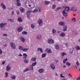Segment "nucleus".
Listing matches in <instances>:
<instances>
[{
  "mask_svg": "<svg viewBox=\"0 0 80 80\" xmlns=\"http://www.w3.org/2000/svg\"><path fill=\"white\" fill-rule=\"evenodd\" d=\"M43 69H40L38 70V72L41 73H43Z\"/></svg>",
  "mask_w": 80,
  "mask_h": 80,
  "instance_id": "obj_17",
  "label": "nucleus"
},
{
  "mask_svg": "<svg viewBox=\"0 0 80 80\" xmlns=\"http://www.w3.org/2000/svg\"><path fill=\"white\" fill-rule=\"evenodd\" d=\"M50 67L52 70H54V69L55 68V66H54V65H53L52 63H51V64Z\"/></svg>",
  "mask_w": 80,
  "mask_h": 80,
  "instance_id": "obj_12",
  "label": "nucleus"
},
{
  "mask_svg": "<svg viewBox=\"0 0 80 80\" xmlns=\"http://www.w3.org/2000/svg\"><path fill=\"white\" fill-rule=\"evenodd\" d=\"M23 58H25V59H26L27 57V55L26 53H24L23 54Z\"/></svg>",
  "mask_w": 80,
  "mask_h": 80,
  "instance_id": "obj_18",
  "label": "nucleus"
},
{
  "mask_svg": "<svg viewBox=\"0 0 80 80\" xmlns=\"http://www.w3.org/2000/svg\"><path fill=\"white\" fill-rule=\"evenodd\" d=\"M60 36L62 37H65V33L64 32H62L61 33V34H60Z\"/></svg>",
  "mask_w": 80,
  "mask_h": 80,
  "instance_id": "obj_14",
  "label": "nucleus"
},
{
  "mask_svg": "<svg viewBox=\"0 0 80 80\" xmlns=\"http://www.w3.org/2000/svg\"><path fill=\"white\" fill-rule=\"evenodd\" d=\"M21 40L23 42H25V38H21Z\"/></svg>",
  "mask_w": 80,
  "mask_h": 80,
  "instance_id": "obj_22",
  "label": "nucleus"
},
{
  "mask_svg": "<svg viewBox=\"0 0 80 80\" xmlns=\"http://www.w3.org/2000/svg\"><path fill=\"white\" fill-rule=\"evenodd\" d=\"M73 68H75V69H77V67L76 66H73Z\"/></svg>",
  "mask_w": 80,
  "mask_h": 80,
  "instance_id": "obj_54",
  "label": "nucleus"
},
{
  "mask_svg": "<svg viewBox=\"0 0 80 80\" xmlns=\"http://www.w3.org/2000/svg\"><path fill=\"white\" fill-rule=\"evenodd\" d=\"M61 54L62 56H64V55H67V54L65 52H62V53Z\"/></svg>",
  "mask_w": 80,
  "mask_h": 80,
  "instance_id": "obj_39",
  "label": "nucleus"
},
{
  "mask_svg": "<svg viewBox=\"0 0 80 80\" xmlns=\"http://www.w3.org/2000/svg\"><path fill=\"white\" fill-rule=\"evenodd\" d=\"M8 20L9 21L11 22H12V23H14V20L12 19H8Z\"/></svg>",
  "mask_w": 80,
  "mask_h": 80,
  "instance_id": "obj_19",
  "label": "nucleus"
},
{
  "mask_svg": "<svg viewBox=\"0 0 80 80\" xmlns=\"http://www.w3.org/2000/svg\"><path fill=\"white\" fill-rule=\"evenodd\" d=\"M16 1L17 2H20V0H17Z\"/></svg>",
  "mask_w": 80,
  "mask_h": 80,
  "instance_id": "obj_64",
  "label": "nucleus"
},
{
  "mask_svg": "<svg viewBox=\"0 0 80 80\" xmlns=\"http://www.w3.org/2000/svg\"><path fill=\"white\" fill-rule=\"evenodd\" d=\"M76 49H77V50H80V48L78 46H76Z\"/></svg>",
  "mask_w": 80,
  "mask_h": 80,
  "instance_id": "obj_43",
  "label": "nucleus"
},
{
  "mask_svg": "<svg viewBox=\"0 0 80 80\" xmlns=\"http://www.w3.org/2000/svg\"><path fill=\"white\" fill-rule=\"evenodd\" d=\"M11 14L12 15L14 14V12H13V11L12 12H11Z\"/></svg>",
  "mask_w": 80,
  "mask_h": 80,
  "instance_id": "obj_58",
  "label": "nucleus"
},
{
  "mask_svg": "<svg viewBox=\"0 0 80 80\" xmlns=\"http://www.w3.org/2000/svg\"><path fill=\"white\" fill-rule=\"evenodd\" d=\"M71 10H72V11H73L74 12H75L77 10V8L75 7H73L71 9Z\"/></svg>",
  "mask_w": 80,
  "mask_h": 80,
  "instance_id": "obj_15",
  "label": "nucleus"
},
{
  "mask_svg": "<svg viewBox=\"0 0 80 80\" xmlns=\"http://www.w3.org/2000/svg\"><path fill=\"white\" fill-rule=\"evenodd\" d=\"M20 10L21 12H23L25 11V9L22 8H20Z\"/></svg>",
  "mask_w": 80,
  "mask_h": 80,
  "instance_id": "obj_23",
  "label": "nucleus"
},
{
  "mask_svg": "<svg viewBox=\"0 0 80 80\" xmlns=\"http://www.w3.org/2000/svg\"><path fill=\"white\" fill-rule=\"evenodd\" d=\"M17 13L18 15H19L20 14V12H19V11H18L17 12Z\"/></svg>",
  "mask_w": 80,
  "mask_h": 80,
  "instance_id": "obj_61",
  "label": "nucleus"
},
{
  "mask_svg": "<svg viewBox=\"0 0 80 80\" xmlns=\"http://www.w3.org/2000/svg\"><path fill=\"white\" fill-rule=\"evenodd\" d=\"M31 28H35V26L33 24H32L31 25Z\"/></svg>",
  "mask_w": 80,
  "mask_h": 80,
  "instance_id": "obj_46",
  "label": "nucleus"
},
{
  "mask_svg": "<svg viewBox=\"0 0 80 80\" xmlns=\"http://www.w3.org/2000/svg\"><path fill=\"white\" fill-rule=\"evenodd\" d=\"M3 36H4V37H7V35L6 34H3Z\"/></svg>",
  "mask_w": 80,
  "mask_h": 80,
  "instance_id": "obj_53",
  "label": "nucleus"
},
{
  "mask_svg": "<svg viewBox=\"0 0 80 80\" xmlns=\"http://www.w3.org/2000/svg\"><path fill=\"white\" fill-rule=\"evenodd\" d=\"M37 60V58L35 57L32 58L31 59V60Z\"/></svg>",
  "mask_w": 80,
  "mask_h": 80,
  "instance_id": "obj_40",
  "label": "nucleus"
},
{
  "mask_svg": "<svg viewBox=\"0 0 80 80\" xmlns=\"http://www.w3.org/2000/svg\"><path fill=\"white\" fill-rule=\"evenodd\" d=\"M66 46L67 47H68V45L67 43L66 44Z\"/></svg>",
  "mask_w": 80,
  "mask_h": 80,
  "instance_id": "obj_59",
  "label": "nucleus"
},
{
  "mask_svg": "<svg viewBox=\"0 0 80 80\" xmlns=\"http://www.w3.org/2000/svg\"><path fill=\"white\" fill-rule=\"evenodd\" d=\"M63 31L64 32H66L67 30V27L64 26L63 27Z\"/></svg>",
  "mask_w": 80,
  "mask_h": 80,
  "instance_id": "obj_11",
  "label": "nucleus"
},
{
  "mask_svg": "<svg viewBox=\"0 0 80 80\" xmlns=\"http://www.w3.org/2000/svg\"><path fill=\"white\" fill-rule=\"evenodd\" d=\"M18 48L19 50H22L23 49V48L22 46H19L18 47Z\"/></svg>",
  "mask_w": 80,
  "mask_h": 80,
  "instance_id": "obj_32",
  "label": "nucleus"
},
{
  "mask_svg": "<svg viewBox=\"0 0 80 80\" xmlns=\"http://www.w3.org/2000/svg\"><path fill=\"white\" fill-rule=\"evenodd\" d=\"M40 49V52H41V53H43V49L42 48H41V49Z\"/></svg>",
  "mask_w": 80,
  "mask_h": 80,
  "instance_id": "obj_50",
  "label": "nucleus"
},
{
  "mask_svg": "<svg viewBox=\"0 0 80 80\" xmlns=\"http://www.w3.org/2000/svg\"><path fill=\"white\" fill-rule=\"evenodd\" d=\"M5 77H6V78H7V77H8V72H5Z\"/></svg>",
  "mask_w": 80,
  "mask_h": 80,
  "instance_id": "obj_33",
  "label": "nucleus"
},
{
  "mask_svg": "<svg viewBox=\"0 0 80 80\" xmlns=\"http://www.w3.org/2000/svg\"><path fill=\"white\" fill-rule=\"evenodd\" d=\"M38 23L40 26H42L43 25V22L41 19H39L38 20Z\"/></svg>",
  "mask_w": 80,
  "mask_h": 80,
  "instance_id": "obj_3",
  "label": "nucleus"
},
{
  "mask_svg": "<svg viewBox=\"0 0 80 80\" xmlns=\"http://www.w3.org/2000/svg\"><path fill=\"white\" fill-rule=\"evenodd\" d=\"M7 25V23H2L0 24V27L2 29V30H4L5 29V26H6Z\"/></svg>",
  "mask_w": 80,
  "mask_h": 80,
  "instance_id": "obj_1",
  "label": "nucleus"
},
{
  "mask_svg": "<svg viewBox=\"0 0 80 80\" xmlns=\"http://www.w3.org/2000/svg\"><path fill=\"white\" fill-rule=\"evenodd\" d=\"M32 12V11L31 10H28L26 12L27 16V17L28 18H30V13Z\"/></svg>",
  "mask_w": 80,
  "mask_h": 80,
  "instance_id": "obj_2",
  "label": "nucleus"
},
{
  "mask_svg": "<svg viewBox=\"0 0 80 80\" xmlns=\"http://www.w3.org/2000/svg\"><path fill=\"white\" fill-rule=\"evenodd\" d=\"M16 5H17V6H18V7H19V6L21 5V3H20L19 2H18L17 3Z\"/></svg>",
  "mask_w": 80,
  "mask_h": 80,
  "instance_id": "obj_41",
  "label": "nucleus"
},
{
  "mask_svg": "<svg viewBox=\"0 0 80 80\" xmlns=\"http://www.w3.org/2000/svg\"><path fill=\"white\" fill-rule=\"evenodd\" d=\"M36 38L38 40H41V38H42V37L41 36V35H38L37 37Z\"/></svg>",
  "mask_w": 80,
  "mask_h": 80,
  "instance_id": "obj_8",
  "label": "nucleus"
},
{
  "mask_svg": "<svg viewBox=\"0 0 80 80\" xmlns=\"http://www.w3.org/2000/svg\"><path fill=\"white\" fill-rule=\"evenodd\" d=\"M30 70V69H28V68H26L24 70V72H26L28 71H29Z\"/></svg>",
  "mask_w": 80,
  "mask_h": 80,
  "instance_id": "obj_27",
  "label": "nucleus"
},
{
  "mask_svg": "<svg viewBox=\"0 0 80 80\" xmlns=\"http://www.w3.org/2000/svg\"><path fill=\"white\" fill-rule=\"evenodd\" d=\"M52 33L53 34H54L56 32V30L54 29H52Z\"/></svg>",
  "mask_w": 80,
  "mask_h": 80,
  "instance_id": "obj_36",
  "label": "nucleus"
},
{
  "mask_svg": "<svg viewBox=\"0 0 80 80\" xmlns=\"http://www.w3.org/2000/svg\"><path fill=\"white\" fill-rule=\"evenodd\" d=\"M67 78H65V79H62V80H67Z\"/></svg>",
  "mask_w": 80,
  "mask_h": 80,
  "instance_id": "obj_60",
  "label": "nucleus"
},
{
  "mask_svg": "<svg viewBox=\"0 0 80 80\" xmlns=\"http://www.w3.org/2000/svg\"><path fill=\"white\" fill-rule=\"evenodd\" d=\"M55 47L56 48V49H57V50L59 48V46L57 44H56L55 45Z\"/></svg>",
  "mask_w": 80,
  "mask_h": 80,
  "instance_id": "obj_35",
  "label": "nucleus"
},
{
  "mask_svg": "<svg viewBox=\"0 0 80 80\" xmlns=\"http://www.w3.org/2000/svg\"><path fill=\"white\" fill-rule=\"evenodd\" d=\"M46 53H44L42 54V58H44V57H46Z\"/></svg>",
  "mask_w": 80,
  "mask_h": 80,
  "instance_id": "obj_24",
  "label": "nucleus"
},
{
  "mask_svg": "<svg viewBox=\"0 0 80 80\" xmlns=\"http://www.w3.org/2000/svg\"><path fill=\"white\" fill-rule=\"evenodd\" d=\"M22 34H23V35H27V34H28V32L25 31H23L22 32Z\"/></svg>",
  "mask_w": 80,
  "mask_h": 80,
  "instance_id": "obj_28",
  "label": "nucleus"
},
{
  "mask_svg": "<svg viewBox=\"0 0 80 80\" xmlns=\"http://www.w3.org/2000/svg\"><path fill=\"white\" fill-rule=\"evenodd\" d=\"M74 48H72L70 49L69 52L71 53H73V51Z\"/></svg>",
  "mask_w": 80,
  "mask_h": 80,
  "instance_id": "obj_20",
  "label": "nucleus"
},
{
  "mask_svg": "<svg viewBox=\"0 0 80 80\" xmlns=\"http://www.w3.org/2000/svg\"><path fill=\"white\" fill-rule=\"evenodd\" d=\"M48 42L49 43H50L51 44V43H54V41L53 40V39H49L48 41Z\"/></svg>",
  "mask_w": 80,
  "mask_h": 80,
  "instance_id": "obj_5",
  "label": "nucleus"
},
{
  "mask_svg": "<svg viewBox=\"0 0 80 80\" xmlns=\"http://www.w3.org/2000/svg\"><path fill=\"white\" fill-rule=\"evenodd\" d=\"M4 46H5V47H7V45L5 44H4Z\"/></svg>",
  "mask_w": 80,
  "mask_h": 80,
  "instance_id": "obj_62",
  "label": "nucleus"
},
{
  "mask_svg": "<svg viewBox=\"0 0 80 80\" xmlns=\"http://www.w3.org/2000/svg\"><path fill=\"white\" fill-rule=\"evenodd\" d=\"M30 68L31 70H33V66L32 65H30Z\"/></svg>",
  "mask_w": 80,
  "mask_h": 80,
  "instance_id": "obj_38",
  "label": "nucleus"
},
{
  "mask_svg": "<svg viewBox=\"0 0 80 80\" xmlns=\"http://www.w3.org/2000/svg\"><path fill=\"white\" fill-rule=\"evenodd\" d=\"M38 9L39 12L41 11V7L40 6L38 7Z\"/></svg>",
  "mask_w": 80,
  "mask_h": 80,
  "instance_id": "obj_48",
  "label": "nucleus"
},
{
  "mask_svg": "<svg viewBox=\"0 0 80 80\" xmlns=\"http://www.w3.org/2000/svg\"><path fill=\"white\" fill-rule=\"evenodd\" d=\"M66 65L67 66H69L71 65V63H70L69 62H67L66 63Z\"/></svg>",
  "mask_w": 80,
  "mask_h": 80,
  "instance_id": "obj_30",
  "label": "nucleus"
},
{
  "mask_svg": "<svg viewBox=\"0 0 80 80\" xmlns=\"http://www.w3.org/2000/svg\"><path fill=\"white\" fill-rule=\"evenodd\" d=\"M63 60H68V59L67 58H66L65 59H64Z\"/></svg>",
  "mask_w": 80,
  "mask_h": 80,
  "instance_id": "obj_63",
  "label": "nucleus"
},
{
  "mask_svg": "<svg viewBox=\"0 0 80 80\" xmlns=\"http://www.w3.org/2000/svg\"><path fill=\"white\" fill-rule=\"evenodd\" d=\"M5 62H6L5 61H4L2 62V65H4V64H5Z\"/></svg>",
  "mask_w": 80,
  "mask_h": 80,
  "instance_id": "obj_56",
  "label": "nucleus"
},
{
  "mask_svg": "<svg viewBox=\"0 0 80 80\" xmlns=\"http://www.w3.org/2000/svg\"><path fill=\"white\" fill-rule=\"evenodd\" d=\"M65 10L67 12H68L70 10V9L69 8V7H66L65 8Z\"/></svg>",
  "mask_w": 80,
  "mask_h": 80,
  "instance_id": "obj_21",
  "label": "nucleus"
},
{
  "mask_svg": "<svg viewBox=\"0 0 80 80\" xmlns=\"http://www.w3.org/2000/svg\"><path fill=\"white\" fill-rule=\"evenodd\" d=\"M2 51L1 49H0V54H2Z\"/></svg>",
  "mask_w": 80,
  "mask_h": 80,
  "instance_id": "obj_55",
  "label": "nucleus"
},
{
  "mask_svg": "<svg viewBox=\"0 0 80 80\" xmlns=\"http://www.w3.org/2000/svg\"><path fill=\"white\" fill-rule=\"evenodd\" d=\"M72 21H73V22H75L76 21V19L75 18H74L72 19Z\"/></svg>",
  "mask_w": 80,
  "mask_h": 80,
  "instance_id": "obj_44",
  "label": "nucleus"
},
{
  "mask_svg": "<svg viewBox=\"0 0 80 80\" xmlns=\"http://www.w3.org/2000/svg\"><path fill=\"white\" fill-rule=\"evenodd\" d=\"M28 50V48H23V50H22V51L23 52H27V51Z\"/></svg>",
  "mask_w": 80,
  "mask_h": 80,
  "instance_id": "obj_25",
  "label": "nucleus"
},
{
  "mask_svg": "<svg viewBox=\"0 0 80 80\" xmlns=\"http://www.w3.org/2000/svg\"><path fill=\"white\" fill-rule=\"evenodd\" d=\"M11 69V68L10 67L9 65H8L6 67V70L7 72H8V71H10Z\"/></svg>",
  "mask_w": 80,
  "mask_h": 80,
  "instance_id": "obj_10",
  "label": "nucleus"
},
{
  "mask_svg": "<svg viewBox=\"0 0 80 80\" xmlns=\"http://www.w3.org/2000/svg\"><path fill=\"white\" fill-rule=\"evenodd\" d=\"M46 51L48 53H52V50L50 48H47L46 49Z\"/></svg>",
  "mask_w": 80,
  "mask_h": 80,
  "instance_id": "obj_7",
  "label": "nucleus"
},
{
  "mask_svg": "<svg viewBox=\"0 0 80 80\" xmlns=\"http://www.w3.org/2000/svg\"><path fill=\"white\" fill-rule=\"evenodd\" d=\"M32 12H33L34 13H35V12H38V10L36 9L33 11Z\"/></svg>",
  "mask_w": 80,
  "mask_h": 80,
  "instance_id": "obj_49",
  "label": "nucleus"
},
{
  "mask_svg": "<svg viewBox=\"0 0 80 80\" xmlns=\"http://www.w3.org/2000/svg\"><path fill=\"white\" fill-rule=\"evenodd\" d=\"M66 62H67V61L66 60H63V63L65 64V63H66Z\"/></svg>",
  "mask_w": 80,
  "mask_h": 80,
  "instance_id": "obj_57",
  "label": "nucleus"
},
{
  "mask_svg": "<svg viewBox=\"0 0 80 80\" xmlns=\"http://www.w3.org/2000/svg\"><path fill=\"white\" fill-rule=\"evenodd\" d=\"M59 24L60 25H62V26L65 25V23H64L63 22H59Z\"/></svg>",
  "mask_w": 80,
  "mask_h": 80,
  "instance_id": "obj_16",
  "label": "nucleus"
},
{
  "mask_svg": "<svg viewBox=\"0 0 80 80\" xmlns=\"http://www.w3.org/2000/svg\"><path fill=\"white\" fill-rule=\"evenodd\" d=\"M60 8H57L55 9H54L55 11V12H57V11H58V10H60Z\"/></svg>",
  "mask_w": 80,
  "mask_h": 80,
  "instance_id": "obj_34",
  "label": "nucleus"
},
{
  "mask_svg": "<svg viewBox=\"0 0 80 80\" xmlns=\"http://www.w3.org/2000/svg\"><path fill=\"white\" fill-rule=\"evenodd\" d=\"M23 28L22 26H20L18 28L17 31L18 32H20L23 30Z\"/></svg>",
  "mask_w": 80,
  "mask_h": 80,
  "instance_id": "obj_6",
  "label": "nucleus"
},
{
  "mask_svg": "<svg viewBox=\"0 0 80 80\" xmlns=\"http://www.w3.org/2000/svg\"><path fill=\"white\" fill-rule=\"evenodd\" d=\"M11 47H12V48L13 49H15L16 48V47H15V44L13 42H11L10 44Z\"/></svg>",
  "mask_w": 80,
  "mask_h": 80,
  "instance_id": "obj_4",
  "label": "nucleus"
},
{
  "mask_svg": "<svg viewBox=\"0 0 80 80\" xmlns=\"http://www.w3.org/2000/svg\"><path fill=\"white\" fill-rule=\"evenodd\" d=\"M62 15H64V16H67V12H65V11L64 10L62 12Z\"/></svg>",
  "mask_w": 80,
  "mask_h": 80,
  "instance_id": "obj_13",
  "label": "nucleus"
},
{
  "mask_svg": "<svg viewBox=\"0 0 80 80\" xmlns=\"http://www.w3.org/2000/svg\"><path fill=\"white\" fill-rule=\"evenodd\" d=\"M18 20L19 22H22V20L21 18H18Z\"/></svg>",
  "mask_w": 80,
  "mask_h": 80,
  "instance_id": "obj_26",
  "label": "nucleus"
},
{
  "mask_svg": "<svg viewBox=\"0 0 80 80\" xmlns=\"http://www.w3.org/2000/svg\"><path fill=\"white\" fill-rule=\"evenodd\" d=\"M11 78L12 79V80H15V76H12L11 77Z\"/></svg>",
  "mask_w": 80,
  "mask_h": 80,
  "instance_id": "obj_37",
  "label": "nucleus"
},
{
  "mask_svg": "<svg viewBox=\"0 0 80 80\" xmlns=\"http://www.w3.org/2000/svg\"><path fill=\"white\" fill-rule=\"evenodd\" d=\"M36 64H37V62H35L34 63H33L32 64V66H35Z\"/></svg>",
  "mask_w": 80,
  "mask_h": 80,
  "instance_id": "obj_42",
  "label": "nucleus"
},
{
  "mask_svg": "<svg viewBox=\"0 0 80 80\" xmlns=\"http://www.w3.org/2000/svg\"><path fill=\"white\" fill-rule=\"evenodd\" d=\"M50 1H45V3L46 5H48L50 4Z\"/></svg>",
  "mask_w": 80,
  "mask_h": 80,
  "instance_id": "obj_31",
  "label": "nucleus"
},
{
  "mask_svg": "<svg viewBox=\"0 0 80 80\" xmlns=\"http://www.w3.org/2000/svg\"><path fill=\"white\" fill-rule=\"evenodd\" d=\"M56 8V5L55 4H53L52 6V9H55Z\"/></svg>",
  "mask_w": 80,
  "mask_h": 80,
  "instance_id": "obj_29",
  "label": "nucleus"
},
{
  "mask_svg": "<svg viewBox=\"0 0 80 80\" xmlns=\"http://www.w3.org/2000/svg\"><path fill=\"white\" fill-rule=\"evenodd\" d=\"M76 64L78 66V67L80 66V63H79L78 62H76Z\"/></svg>",
  "mask_w": 80,
  "mask_h": 80,
  "instance_id": "obj_47",
  "label": "nucleus"
},
{
  "mask_svg": "<svg viewBox=\"0 0 80 80\" xmlns=\"http://www.w3.org/2000/svg\"><path fill=\"white\" fill-rule=\"evenodd\" d=\"M1 5L2 8H3V9H6V6L4 5V4L3 3H2L1 4Z\"/></svg>",
  "mask_w": 80,
  "mask_h": 80,
  "instance_id": "obj_9",
  "label": "nucleus"
},
{
  "mask_svg": "<svg viewBox=\"0 0 80 80\" xmlns=\"http://www.w3.org/2000/svg\"><path fill=\"white\" fill-rule=\"evenodd\" d=\"M23 62L24 63H28V60H24Z\"/></svg>",
  "mask_w": 80,
  "mask_h": 80,
  "instance_id": "obj_45",
  "label": "nucleus"
},
{
  "mask_svg": "<svg viewBox=\"0 0 80 80\" xmlns=\"http://www.w3.org/2000/svg\"><path fill=\"white\" fill-rule=\"evenodd\" d=\"M41 48H38V50H37V52H39V51H40V49H41Z\"/></svg>",
  "mask_w": 80,
  "mask_h": 80,
  "instance_id": "obj_51",
  "label": "nucleus"
},
{
  "mask_svg": "<svg viewBox=\"0 0 80 80\" xmlns=\"http://www.w3.org/2000/svg\"><path fill=\"white\" fill-rule=\"evenodd\" d=\"M60 77L61 78H65V77L64 76H62V74H60Z\"/></svg>",
  "mask_w": 80,
  "mask_h": 80,
  "instance_id": "obj_52",
  "label": "nucleus"
}]
</instances>
